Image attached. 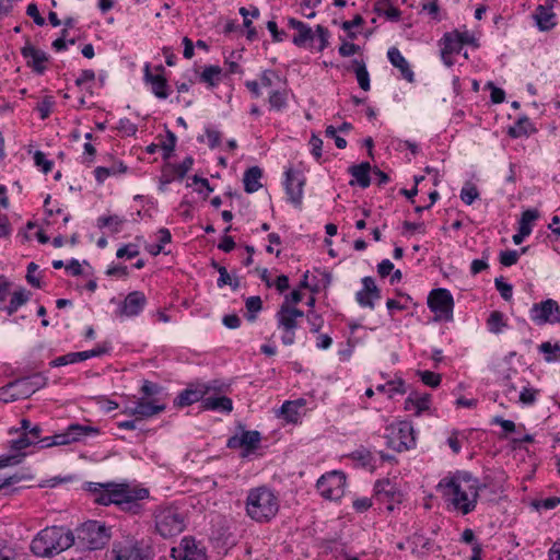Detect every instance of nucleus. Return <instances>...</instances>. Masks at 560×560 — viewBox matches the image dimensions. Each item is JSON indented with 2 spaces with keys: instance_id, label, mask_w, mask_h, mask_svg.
Listing matches in <instances>:
<instances>
[{
  "instance_id": "nucleus-4",
  "label": "nucleus",
  "mask_w": 560,
  "mask_h": 560,
  "mask_svg": "<svg viewBox=\"0 0 560 560\" xmlns=\"http://www.w3.org/2000/svg\"><path fill=\"white\" fill-rule=\"evenodd\" d=\"M46 383L47 377L40 373L14 380L0 387V400L8 404L19 399H26L43 388Z\"/></svg>"
},
{
  "instance_id": "nucleus-7",
  "label": "nucleus",
  "mask_w": 560,
  "mask_h": 560,
  "mask_svg": "<svg viewBox=\"0 0 560 560\" xmlns=\"http://www.w3.org/2000/svg\"><path fill=\"white\" fill-rule=\"evenodd\" d=\"M112 553L115 560H150L153 549L148 540L127 537L113 544Z\"/></svg>"
},
{
  "instance_id": "nucleus-57",
  "label": "nucleus",
  "mask_w": 560,
  "mask_h": 560,
  "mask_svg": "<svg viewBox=\"0 0 560 560\" xmlns=\"http://www.w3.org/2000/svg\"><path fill=\"white\" fill-rule=\"evenodd\" d=\"M494 285H495V289L500 292V295L502 296V299H504L505 301L511 300L513 287L510 283L504 282L503 278L500 277V278H495Z\"/></svg>"
},
{
  "instance_id": "nucleus-8",
  "label": "nucleus",
  "mask_w": 560,
  "mask_h": 560,
  "mask_svg": "<svg viewBox=\"0 0 560 560\" xmlns=\"http://www.w3.org/2000/svg\"><path fill=\"white\" fill-rule=\"evenodd\" d=\"M385 438L386 445L399 453L416 446V432L409 421H398L386 427Z\"/></svg>"
},
{
  "instance_id": "nucleus-51",
  "label": "nucleus",
  "mask_w": 560,
  "mask_h": 560,
  "mask_svg": "<svg viewBox=\"0 0 560 560\" xmlns=\"http://www.w3.org/2000/svg\"><path fill=\"white\" fill-rule=\"evenodd\" d=\"M245 306L249 315L247 316L248 320H255L256 314L262 308V301L260 296H249L246 299Z\"/></svg>"
},
{
  "instance_id": "nucleus-31",
  "label": "nucleus",
  "mask_w": 560,
  "mask_h": 560,
  "mask_svg": "<svg viewBox=\"0 0 560 560\" xmlns=\"http://www.w3.org/2000/svg\"><path fill=\"white\" fill-rule=\"evenodd\" d=\"M534 19L540 31H550L557 24L552 4H539L535 10Z\"/></svg>"
},
{
  "instance_id": "nucleus-41",
  "label": "nucleus",
  "mask_w": 560,
  "mask_h": 560,
  "mask_svg": "<svg viewBox=\"0 0 560 560\" xmlns=\"http://www.w3.org/2000/svg\"><path fill=\"white\" fill-rule=\"evenodd\" d=\"M303 405L304 401L302 399L295 401L287 400L281 406V415L288 422L296 423L299 420V408Z\"/></svg>"
},
{
  "instance_id": "nucleus-6",
  "label": "nucleus",
  "mask_w": 560,
  "mask_h": 560,
  "mask_svg": "<svg viewBox=\"0 0 560 560\" xmlns=\"http://www.w3.org/2000/svg\"><path fill=\"white\" fill-rule=\"evenodd\" d=\"M155 530L163 538L180 534L185 527V517L177 508L172 505L159 506L154 513Z\"/></svg>"
},
{
  "instance_id": "nucleus-43",
  "label": "nucleus",
  "mask_w": 560,
  "mask_h": 560,
  "mask_svg": "<svg viewBox=\"0 0 560 560\" xmlns=\"http://www.w3.org/2000/svg\"><path fill=\"white\" fill-rule=\"evenodd\" d=\"M457 30L453 32L445 33L442 42V48L444 50L445 55H454L459 54L462 50V47L459 45V42L457 39Z\"/></svg>"
},
{
  "instance_id": "nucleus-61",
  "label": "nucleus",
  "mask_w": 560,
  "mask_h": 560,
  "mask_svg": "<svg viewBox=\"0 0 560 560\" xmlns=\"http://www.w3.org/2000/svg\"><path fill=\"white\" fill-rule=\"evenodd\" d=\"M479 197V191L476 186L471 185L464 187L460 191V199L466 205H471Z\"/></svg>"
},
{
  "instance_id": "nucleus-46",
  "label": "nucleus",
  "mask_w": 560,
  "mask_h": 560,
  "mask_svg": "<svg viewBox=\"0 0 560 560\" xmlns=\"http://www.w3.org/2000/svg\"><path fill=\"white\" fill-rule=\"evenodd\" d=\"M353 66H354V73L357 75V80H358V83H359V86L363 90V91H369L371 85H370V74H369V71L365 67V63L363 61H359L357 59H354L352 61Z\"/></svg>"
},
{
  "instance_id": "nucleus-27",
  "label": "nucleus",
  "mask_w": 560,
  "mask_h": 560,
  "mask_svg": "<svg viewBox=\"0 0 560 560\" xmlns=\"http://www.w3.org/2000/svg\"><path fill=\"white\" fill-rule=\"evenodd\" d=\"M374 494L382 502H400L401 493L389 479L377 480L374 485Z\"/></svg>"
},
{
  "instance_id": "nucleus-35",
  "label": "nucleus",
  "mask_w": 560,
  "mask_h": 560,
  "mask_svg": "<svg viewBox=\"0 0 560 560\" xmlns=\"http://www.w3.org/2000/svg\"><path fill=\"white\" fill-rule=\"evenodd\" d=\"M261 176L262 171L259 166H252L246 170L243 177L244 190L247 194L256 192L261 187L259 182Z\"/></svg>"
},
{
  "instance_id": "nucleus-48",
  "label": "nucleus",
  "mask_w": 560,
  "mask_h": 560,
  "mask_svg": "<svg viewBox=\"0 0 560 560\" xmlns=\"http://www.w3.org/2000/svg\"><path fill=\"white\" fill-rule=\"evenodd\" d=\"M176 135L171 130H166V140L161 143V149L163 150L162 159L164 161L170 160V158L172 156V153L174 152L176 147Z\"/></svg>"
},
{
  "instance_id": "nucleus-30",
  "label": "nucleus",
  "mask_w": 560,
  "mask_h": 560,
  "mask_svg": "<svg viewBox=\"0 0 560 560\" xmlns=\"http://www.w3.org/2000/svg\"><path fill=\"white\" fill-rule=\"evenodd\" d=\"M430 394H419L418 392H412L405 400V410L415 411V416H420L421 412L430 409Z\"/></svg>"
},
{
  "instance_id": "nucleus-3",
  "label": "nucleus",
  "mask_w": 560,
  "mask_h": 560,
  "mask_svg": "<svg viewBox=\"0 0 560 560\" xmlns=\"http://www.w3.org/2000/svg\"><path fill=\"white\" fill-rule=\"evenodd\" d=\"M279 508L278 495L267 486H259L247 492L246 515L257 523H269L278 514Z\"/></svg>"
},
{
  "instance_id": "nucleus-24",
  "label": "nucleus",
  "mask_w": 560,
  "mask_h": 560,
  "mask_svg": "<svg viewBox=\"0 0 560 560\" xmlns=\"http://www.w3.org/2000/svg\"><path fill=\"white\" fill-rule=\"evenodd\" d=\"M211 389L212 387L207 384H190L178 394L174 402L178 407H187L198 401L202 402V399Z\"/></svg>"
},
{
  "instance_id": "nucleus-60",
  "label": "nucleus",
  "mask_w": 560,
  "mask_h": 560,
  "mask_svg": "<svg viewBox=\"0 0 560 560\" xmlns=\"http://www.w3.org/2000/svg\"><path fill=\"white\" fill-rule=\"evenodd\" d=\"M139 247L137 244H127V245H124L122 247L118 248V250L116 252V256L117 258H124V257H127L129 259L131 258H135L139 255Z\"/></svg>"
},
{
  "instance_id": "nucleus-15",
  "label": "nucleus",
  "mask_w": 560,
  "mask_h": 560,
  "mask_svg": "<svg viewBox=\"0 0 560 560\" xmlns=\"http://www.w3.org/2000/svg\"><path fill=\"white\" fill-rule=\"evenodd\" d=\"M530 319L538 326L560 323V307L557 301L547 299L533 304L529 311Z\"/></svg>"
},
{
  "instance_id": "nucleus-11",
  "label": "nucleus",
  "mask_w": 560,
  "mask_h": 560,
  "mask_svg": "<svg viewBox=\"0 0 560 560\" xmlns=\"http://www.w3.org/2000/svg\"><path fill=\"white\" fill-rule=\"evenodd\" d=\"M346 475L332 470L324 474L316 482L319 494L327 500H339L345 493Z\"/></svg>"
},
{
  "instance_id": "nucleus-49",
  "label": "nucleus",
  "mask_w": 560,
  "mask_h": 560,
  "mask_svg": "<svg viewBox=\"0 0 560 560\" xmlns=\"http://www.w3.org/2000/svg\"><path fill=\"white\" fill-rule=\"evenodd\" d=\"M34 445L33 442L30 440L28 434L21 433V435L12 440L10 442V450L14 452L13 454H23V450L27 448L28 446ZM26 456V453H24V457Z\"/></svg>"
},
{
  "instance_id": "nucleus-19",
  "label": "nucleus",
  "mask_w": 560,
  "mask_h": 560,
  "mask_svg": "<svg viewBox=\"0 0 560 560\" xmlns=\"http://www.w3.org/2000/svg\"><path fill=\"white\" fill-rule=\"evenodd\" d=\"M194 165V158L188 155L182 163H165L160 178V189L164 190V186L171 184L175 179H183Z\"/></svg>"
},
{
  "instance_id": "nucleus-32",
  "label": "nucleus",
  "mask_w": 560,
  "mask_h": 560,
  "mask_svg": "<svg viewBox=\"0 0 560 560\" xmlns=\"http://www.w3.org/2000/svg\"><path fill=\"white\" fill-rule=\"evenodd\" d=\"M387 57H388V60L390 61V63L395 68L399 69V71H400V73H401L404 79H406L408 82H413L415 81V73L410 69V66H409L408 61L401 55V52L399 51L398 48H396V47L389 48L388 51H387Z\"/></svg>"
},
{
  "instance_id": "nucleus-36",
  "label": "nucleus",
  "mask_w": 560,
  "mask_h": 560,
  "mask_svg": "<svg viewBox=\"0 0 560 560\" xmlns=\"http://www.w3.org/2000/svg\"><path fill=\"white\" fill-rule=\"evenodd\" d=\"M31 295L32 293L30 291L25 290L24 288H20L12 293L9 304L3 306V310L9 316H12L22 305L30 301Z\"/></svg>"
},
{
  "instance_id": "nucleus-44",
  "label": "nucleus",
  "mask_w": 560,
  "mask_h": 560,
  "mask_svg": "<svg viewBox=\"0 0 560 560\" xmlns=\"http://www.w3.org/2000/svg\"><path fill=\"white\" fill-rule=\"evenodd\" d=\"M268 103L270 109L281 112L288 106V91L283 90H273L271 91Z\"/></svg>"
},
{
  "instance_id": "nucleus-17",
  "label": "nucleus",
  "mask_w": 560,
  "mask_h": 560,
  "mask_svg": "<svg viewBox=\"0 0 560 560\" xmlns=\"http://www.w3.org/2000/svg\"><path fill=\"white\" fill-rule=\"evenodd\" d=\"M284 189L290 201L295 208H301L303 200V188L305 185V176L293 168H288L284 173Z\"/></svg>"
},
{
  "instance_id": "nucleus-40",
  "label": "nucleus",
  "mask_w": 560,
  "mask_h": 560,
  "mask_svg": "<svg viewBox=\"0 0 560 560\" xmlns=\"http://www.w3.org/2000/svg\"><path fill=\"white\" fill-rule=\"evenodd\" d=\"M222 69L219 66H207L200 74V82L206 83L209 88H215L221 81Z\"/></svg>"
},
{
  "instance_id": "nucleus-58",
  "label": "nucleus",
  "mask_w": 560,
  "mask_h": 560,
  "mask_svg": "<svg viewBox=\"0 0 560 560\" xmlns=\"http://www.w3.org/2000/svg\"><path fill=\"white\" fill-rule=\"evenodd\" d=\"M374 11L378 15H385L387 20L393 22L399 21L401 15V12L397 8L393 7V4L386 7L385 10L380 7H374Z\"/></svg>"
},
{
  "instance_id": "nucleus-14",
  "label": "nucleus",
  "mask_w": 560,
  "mask_h": 560,
  "mask_svg": "<svg viewBox=\"0 0 560 560\" xmlns=\"http://www.w3.org/2000/svg\"><path fill=\"white\" fill-rule=\"evenodd\" d=\"M261 433L257 430H244L241 434L228 439L226 447L230 450L241 448V457L246 458L254 454L260 446Z\"/></svg>"
},
{
  "instance_id": "nucleus-56",
  "label": "nucleus",
  "mask_w": 560,
  "mask_h": 560,
  "mask_svg": "<svg viewBox=\"0 0 560 560\" xmlns=\"http://www.w3.org/2000/svg\"><path fill=\"white\" fill-rule=\"evenodd\" d=\"M538 390L529 387H523L518 395V401L523 405H533L537 399Z\"/></svg>"
},
{
  "instance_id": "nucleus-47",
  "label": "nucleus",
  "mask_w": 560,
  "mask_h": 560,
  "mask_svg": "<svg viewBox=\"0 0 560 560\" xmlns=\"http://www.w3.org/2000/svg\"><path fill=\"white\" fill-rule=\"evenodd\" d=\"M487 326L490 332L500 334L508 326L503 313L500 311L491 312L487 319Z\"/></svg>"
},
{
  "instance_id": "nucleus-1",
  "label": "nucleus",
  "mask_w": 560,
  "mask_h": 560,
  "mask_svg": "<svg viewBox=\"0 0 560 560\" xmlns=\"http://www.w3.org/2000/svg\"><path fill=\"white\" fill-rule=\"evenodd\" d=\"M436 490L448 498L455 510L463 515L475 511L479 499L480 485L479 479L469 471H456L444 477L436 486Z\"/></svg>"
},
{
  "instance_id": "nucleus-21",
  "label": "nucleus",
  "mask_w": 560,
  "mask_h": 560,
  "mask_svg": "<svg viewBox=\"0 0 560 560\" xmlns=\"http://www.w3.org/2000/svg\"><path fill=\"white\" fill-rule=\"evenodd\" d=\"M166 406L164 404H158L156 399L147 400L142 397L135 402V407L126 408L124 413L135 416L139 420L159 415L163 412Z\"/></svg>"
},
{
  "instance_id": "nucleus-22",
  "label": "nucleus",
  "mask_w": 560,
  "mask_h": 560,
  "mask_svg": "<svg viewBox=\"0 0 560 560\" xmlns=\"http://www.w3.org/2000/svg\"><path fill=\"white\" fill-rule=\"evenodd\" d=\"M363 288L355 293V300L361 307L373 310L375 301L382 298L381 290L372 277H364L361 280Z\"/></svg>"
},
{
  "instance_id": "nucleus-53",
  "label": "nucleus",
  "mask_w": 560,
  "mask_h": 560,
  "mask_svg": "<svg viewBox=\"0 0 560 560\" xmlns=\"http://www.w3.org/2000/svg\"><path fill=\"white\" fill-rule=\"evenodd\" d=\"M306 319L310 325L311 331L314 334L319 332V330L322 329V327L324 325L323 316L314 311H310L306 314Z\"/></svg>"
},
{
  "instance_id": "nucleus-29",
  "label": "nucleus",
  "mask_w": 560,
  "mask_h": 560,
  "mask_svg": "<svg viewBox=\"0 0 560 560\" xmlns=\"http://www.w3.org/2000/svg\"><path fill=\"white\" fill-rule=\"evenodd\" d=\"M539 218V212L536 209H527L522 212L518 222V232L513 235L512 240L514 244L520 245L524 238L532 233L533 222Z\"/></svg>"
},
{
  "instance_id": "nucleus-54",
  "label": "nucleus",
  "mask_w": 560,
  "mask_h": 560,
  "mask_svg": "<svg viewBox=\"0 0 560 560\" xmlns=\"http://www.w3.org/2000/svg\"><path fill=\"white\" fill-rule=\"evenodd\" d=\"M364 24V19L357 14L351 21H343L341 24V27L343 31L348 32V37L351 39L357 38V34L354 32H351L353 27H359Z\"/></svg>"
},
{
  "instance_id": "nucleus-64",
  "label": "nucleus",
  "mask_w": 560,
  "mask_h": 560,
  "mask_svg": "<svg viewBox=\"0 0 560 560\" xmlns=\"http://www.w3.org/2000/svg\"><path fill=\"white\" fill-rule=\"evenodd\" d=\"M499 260L504 267H511L518 261V253L516 250L501 252Z\"/></svg>"
},
{
  "instance_id": "nucleus-50",
  "label": "nucleus",
  "mask_w": 560,
  "mask_h": 560,
  "mask_svg": "<svg viewBox=\"0 0 560 560\" xmlns=\"http://www.w3.org/2000/svg\"><path fill=\"white\" fill-rule=\"evenodd\" d=\"M397 295L405 299V303H399L398 301H396L394 299H388L386 302V306L390 313L394 310H398V311L407 310L409 307L408 303H412L413 305H417V303H413V300L409 294L397 291Z\"/></svg>"
},
{
  "instance_id": "nucleus-12",
  "label": "nucleus",
  "mask_w": 560,
  "mask_h": 560,
  "mask_svg": "<svg viewBox=\"0 0 560 560\" xmlns=\"http://www.w3.org/2000/svg\"><path fill=\"white\" fill-rule=\"evenodd\" d=\"M150 492L147 488L130 487L125 483L121 498L118 500L117 506L120 511L131 515H140L143 508V500L148 499Z\"/></svg>"
},
{
  "instance_id": "nucleus-28",
  "label": "nucleus",
  "mask_w": 560,
  "mask_h": 560,
  "mask_svg": "<svg viewBox=\"0 0 560 560\" xmlns=\"http://www.w3.org/2000/svg\"><path fill=\"white\" fill-rule=\"evenodd\" d=\"M288 26L296 31V34L292 37V43L296 47H306L307 43L314 39L315 34L312 28L300 20L288 18Z\"/></svg>"
},
{
  "instance_id": "nucleus-2",
  "label": "nucleus",
  "mask_w": 560,
  "mask_h": 560,
  "mask_svg": "<svg viewBox=\"0 0 560 560\" xmlns=\"http://www.w3.org/2000/svg\"><path fill=\"white\" fill-rule=\"evenodd\" d=\"M75 542L74 534L65 526H47L32 539L30 549L36 557L51 558Z\"/></svg>"
},
{
  "instance_id": "nucleus-18",
  "label": "nucleus",
  "mask_w": 560,
  "mask_h": 560,
  "mask_svg": "<svg viewBox=\"0 0 560 560\" xmlns=\"http://www.w3.org/2000/svg\"><path fill=\"white\" fill-rule=\"evenodd\" d=\"M21 55L33 72L39 75L45 73L47 70L46 63L49 61V56L45 51L33 46L27 39L25 46L21 48Z\"/></svg>"
},
{
  "instance_id": "nucleus-38",
  "label": "nucleus",
  "mask_w": 560,
  "mask_h": 560,
  "mask_svg": "<svg viewBox=\"0 0 560 560\" xmlns=\"http://www.w3.org/2000/svg\"><path fill=\"white\" fill-rule=\"evenodd\" d=\"M127 170H128V167L122 162H118V163H113L109 167L97 166L94 170V175H95V179L97 180V183L102 184L109 176L124 174L127 172Z\"/></svg>"
},
{
  "instance_id": "nucleus-34",
  "label": "nucleus",
  "mask_w": 560,
  "mask_h": 560,
  "mask_svg": "<svg viewBox=\"0 0 560 560\" xmlns=\"http://www.w3.org/2000/svg\"><path fill=\"white\" fill-rule=\"evenodd\" d=\"M202 410H219L222 412L230 413L233 410V401L226 396L219 397H206L202 399L200 405Z\"/></svg>"
},
{
  "instance_id": "nucleus-59",
  "label": "nucleus",
  "mask_w": 560,
  "mask_h": 560,
  "mask_svg": "<svg viewBox=\"0 0 560 560\" xmlns=\"http://www.w3.org/2000/svg\"><path fill=\"white\" fill-rule=\"evenodd\" d=\"M315 33L319 40L318 51H323L329 46L328 39L330 37V32L327 27L318 24L316 26Z\"/></svg>"
},
{
  "instance_id": "nucleus-42",
  "label": "nucleus",
  "mask_w": 560,
  "mask_h": 560,
  "mask_svg": "<svg viewBox=\"0 0 560 560\" xmlns=\"http://www.w3.org/2000/svg\"><path fill=\"white\" fill-rule=\"evenodd\" d=\"M68 434L70 438H73V442L80 441L82 438L97 434L100 430L95 427L83 425L80 423H72L67 428Z\"/></svg>"
},
{
  "instance_id": "nucleus-55",
  "label": "nucleus",
  "mask_w": 560,
  "mask_h": 560,
  "mask_svg": "<svg viewBox=\"0 0 560 560\" xmlns=\"http://www.w3.org/2000/svg\"><path fill=\"white\" fill-rule=\"evenodd\" d=\"M35 165L40 167L44 174H48L54 166L52 161L48 160L44 152L36 151L34 154Z\"/></svg>"
},
{
  "instance_id": "nucleus-9",
  "label": "nucleus",
  "mask_w": 560,
  "mask_h": 560,
  "mask_svg": "<svg viewBox=\"0 0 560 560\" xmlns=\"http://www.w3.org/2000/svg\"><path fill=\"white\" fill-rule=\"evenodd\" d=\"M304 312L295 306L282 303L276 314L278 328L282 330L281 341L284 346L295 342V330L299 327L298 318L303 317Z\"/></svg>"
},
{
  "instance_id": "nucleus-13",
  "label": "nucleus",
  "mask_w": 560,
  "mask_h": 560,
  "mask_svg": "<svg viewBox=\"0 0 560 560\" xmlns=\"http://www.w3.org/2000/svg\"><path fill=\"white\" fill-rule=\"evenodd\" d=\"M150 492L147 488L130 487L125 483L121 498L118 500L117 506L120 511L131 515H140L143 508V500L148 499Z\"/></svg>"
},
{
  "instance_id": "nucleus-45",
  "label": "nucleus",
  "mask_w": 560,
  "mask_h": 560,
  "mask_svg": "<svg viewBox=\"0 0 560 560\" xmlns=\"http://www.w3.org/2000/svg\"><path fill=\"white\" fill-rule=\"evenodd\" d=\"M125 219L114 215H103L97 219V226L100 229L108 228L113 233H119L121 231Z\"/></svg>"
},
{
  "instance_id": "nucleus-23",
  "label": "nucleus",
  "mask_w": 560,
  "mask_h": 560,
  "mask_svg": "<svg viewBox=\"0 0 560 560\" xmlns=\"http://www.w3.org/2000/svg\"><path fill=\"white\" fill-rule=\"evenodd\" d=\"M156 71L163 72L164 67L158 66L155 68ZM144 80L148 84L151 85L152 93L161 100H165L170 95V86L166 78L162 73L153 74L150 71V65H145L144 68Z\"/></svg>"
},
{
  "instance_id": "nucleus-26",
  "label": "nucleus",
  "mask_w": 560,
  "mask_h": 560,
  "mask_svg": "<svg viewBox=\"0 0 560 560\" xmlns=\"http://www.w3.org/2000/svg\"><path fill=\"white\" fill-rule=\"evenodd\" d=\"M147 304V298L141 291H132L128 293L118 308L120 315L132 317L139 315Z\"/></svg>"
},
{
  "instance_id": "nucleus-63",
  "label": "nucleus",
  "mask_w": 560,
  "mask_h": 560,
  "mask_svg": "<svg viewBox=\"0 0 560 560\" xmlns=\"http://www.w3.org/2000/svg\"><path fill=\"white\" fill-rule=\"evenodd\" d=\"M559 504H560V498L559 497H550V498H547V499L536 500V501L533 502V505L537 510H540V509L552 510L556 506H558Z\"/></svg>"
},
{
  "instance_id": "nucleus-52",
  "label": "nucleus",
  "mask_w": 560,
  "mask_h": 560,
  "mask_svg": "<svg viewBox=\"0 0 560 560\" xmlns=\"http://www.w3.org/2000/svg\"><path fill=\"white\" fill-rule=\"evenodd\" d=\"M418 374L423 384L427 386L436 388L441 384L442 376L439 373H434L431 371H418Z\"/></svg>"
},
{
  "instance_id": "nucleus-20",
  "label": "nucleus",
  "mask_w": 560,
  "mask_h": 560,
  "mask_svg": "<svg viewBox=\"0 0 560 560\" xmlns=\"http://www.w3.org/2000/svg\"><path fill=\"white\" fill-rule=\"evenodd\" d=\"M24 458V454H3L0 455V469L5 467L19 465ZM33 476L25 472H15L11 476L1 478L0 477V491L7 487L15 485L23 480H31Z\"/></svg>"
},
{
  "instance_id": "nucleus-25",
  "label": "nucleus",
  "mask_w": 560,
  "mask_h": 560,
  "mask_svg": "<svg viewBox=\"0 0 560 560\" xmlns=\"http://www.w3.org/2000/svg\"><path fill=\"white\" fill-rule=\"evenodd\" d=\"M125 483L100 485V489L94 490V501L101 505L118 504L121 498Z\"/></svg>"
},
{
  "instance_id": "nucleus-10",
  "label": "nucleus",
  "mask_w": 560,
  "mask_h": 560,
  "mask_svg": "<svg viewBox=\"0 0 560 560\" xmlns=\"http://www.w3.org/2000/svg\"><path fill=\"white\" fill-rule=\"evenodd\" d=\"M428 307L434 313L435 322H451L453 319L454 299L450 290L438 288L428 295Z\"/></svg>"
},
{
  "instance_id": "nucleus-33",
  "label": "nucleus",
  "mask_w": 560,
  "mask_h": 560,
  "mask_svg": "<svg viewBox=\"0 0 560 560\" xmlns=\"http://www.w3.org/2000/svg\"><path fill=\"white\" fill-rule=\"evenodd\" d=\"M536 131L537 129L530 119L526 115H523L515 121L513 126L509 128L508 135L513 139H517L521 137H528Z\"/></svg>"
},
{
  "instance_id": "nucleus-5",
  "label": "nucleus",
  "mask_w": 560,
  "mask_h": 560,
  "mask_svg": "<svg viewBox=\"0 0 560 560\" xmlns=\"http://www.w3.org/2000/svg\"><path fill=\"white\" fill-rule=\"evenodd\" d=\"M77 546L84 550H97L103 548L108 539L109 533L105 524L98 521H88L75 529Z\"/></svg>"
},
{
  "instance_id": "nucleus-39",
  "label": "nucleus",
  "mask_w": 560,
  "mask_h": 560,
  "mask_svg": "<svg viewBox=\"0 0 560 560\" xmlns=\"http://www.w3.org/2000/svg\"><path fill=\"white\" fill-rule=\"evenodd\" d=\"M376 390L387 394L388 398H393L396 394L402 395L406 393V384L402 378L398 377L385 384L377 385Z\"/></svg>"
},
{
  "instance_id": "nucleus-62",
  "label": "nucleus",
  "mask_w": 560,
  "mask_h": 560,
  "mask_svg": "<svg viewBox=\"0 0 560 560\" xmlns=\"http://www.w3.org/2000/svg\"><path fill=\"white\" fill-rule=\"evenodd\" d=\"M539 350L546 354L557 353L555 358L547 355L546 361H548V362H550L552 360L560 361V346L558 343L551 345L549 341L542 342L539 346Z\"/></svg>"
},
{
  "instance_id": "nucleus-16",
  "label": "nucleus",
  "mask_w": 560,
  "mask_h": 560,
  "mask_svg": "<svg viewBox=\"0 0 560 560\" xmlns=\"http://www.w3.org/2000/svg\"><path fill=\"white\" fill-rule=\"evenodd\" d=\"M175 560H208L207 550L192 536L182 538L179 546L172 548Z\"/></svg>"
},
{
  "instance_id": "nucleus-37",
  "label": "nucleus",
  "mask_w": 560,
  "mask_h": 560,
  "mask_svg": "<svg viewBox=\"0 0 560 560\" xmlns=\"http://www.w3.org/2000/svg\"><path fill=\"white\" fill-rule=\"evenodd\" d=\"M349 174L354 177L362 188H368L371 185V165L369 162L351 165L348 170Z\"/></svg>"
}]
</instances>
